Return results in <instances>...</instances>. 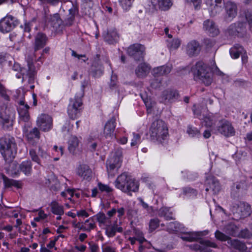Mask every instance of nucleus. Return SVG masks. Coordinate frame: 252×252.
<instances>
[{
  "label": "nucleus",
  "instance_id": "obj_12",
  "mask_svg": "<svg viewBox=\"0 0 252 252\" xmlns=\"http://www.w3.org/2000/svg\"><path fill=\"white\" fill-rule=\"evenodd\" d=\"M206 4L209 6L210 14L215 16L220 13L224 8V0H205Z\"/></svg>",
  "mask_w": 252,
  "mask_h": 252
},
{
  "label": "nucleus",
  "instance_id": "obj_36",
  "mask_svg": "<svg viewBox=\"0 0 252 252\" xmlns=\"http://www.w3.org/2000/svg\"><path fill=\"white\" fill-rule=\"evenodd\" d=\"M50 206L51 207V211L53 214L56 215H63L64 214L63 206L57 201H52Z\"/></svg>",
  "mask_w": 252,
  "mask_h": 252
},
{
  "label": "nucleus",
  "instance_id": "obj_8",
  "mask_svg": "<svg viewBox=\"0 0 252 252\" xmlns=\"http://www.w3.org/2000/svg\"><path fill=\"white\" fill-rule=\"evenodd\" d=\"M127 53L134 60L139 61L144 59L145 55V48L141 44H133L128 47Z\"/></svg>",
  "mask_w": 252,
  "mask_h": 252
},
{
  "label": "nucleus",
  "instance_id": "obj_20",
  "mask_svg": "<svg viewBox=\"0 0 252 252\" xmlns=\"http://www.w3.org/2000/svg\"><path fill=\"white\" fill-rule=\"evenodd\" d=\"M203 29L210 36H215L219 34L220 31L215 22L208 19L204 21Z\"/></svg>",
  "mask_w": 252,
  "mask_h": 252
},
{
  "label": "nucleus",
  "instance_id": "obj_42",
  "mask_svg": "<svg viewBox=\"0 0 252 252\" xmlns=\"http://www.w3.org/2000/svg\"><path fill=\"white\" fill-rule=\"evenodd\" d=\"M200 236V235L198 233L192 232L187 234L186 235L182 236L181 238L184 241L193 242L199 239Z\"/></svg>",
  "mask_w": 252,
  "mask_h": 252
},
{
  "label": "nucleus",
  "instance_id": "obj_25",
  "mask_svg": "<svg viewBox=\"0 0 252 252\" xmlns=\"http://www.w3.org/2000/svg\"><path fill=\"white\" fill-rule=\"evenodd\" d=\"M47 40L48 38L45 34L41 32L38 33L35 37L34 52L43 48L46 45Z\"/></svg>",
  "mask_w": 252,
  "mask_h": 252
},
{
  "label": "nucleus",
  "instance_id": "obj_49",
  "mask_svg": "<svg viewBox=\"0 0 252 252\" xmlns=\"http://www.w3.org/2000/svg\"><path fill=\"white\" fill-rule=\"evenodd\" d=\"M99 190L101 192H105L107 193H110L113 191V189L107 185L101 183H98L97 185Z\"/></svg>",
  "mask_w": 252,
  "mask_h": 252
},
{
  "label": "nucleus",
  "instance_id": "obj_35",
  "mask_svg": "<svg viewBox=\"0 0 252 252\" xmlns=\"http://www.w3.org/2000/svg\"><path fill=\"white\" fill-rule=\"evenodd\" d=\"M46 22L53 28L58 29L62 24V20L60 18L59 14L57 13L51 15L50 18L46 20Z\"/></svg>",
  "mask_w": 252,
  "mask_h": 252
},
{
  "label": "nucleus",
  "instance_id": "obj_30",
  "mask_svg": "<svg viewBox=\"0 0 252 252\" xmlns=\"http://www.w3.org/2000/svg\"><path fill=\"white\" fill-rule=\"evenodd\" d=\"M77 173L80 177L87 180L91 177L92 170L87 165L82 164L78 167Z\"/></svg>",
  "mask_w": 252,
  "mask_h": 252
},
{
  "label": "nucleus",
  "instance_id": "obj_3",
  "mask_svg": "<svg viewBox=\"0 0 252 252\" xmlns=\"http://www.w3.org/2000/svg\"><path fill=\"white\" fill-rule=\"evenodd\" d=\"M17 145L15 139L7 136L0 140V152L5 161L12 160L17 153Z\"/></svg>",
  "mask_w": 252,
  "mask_h": 252
},
{
  "label": "nucleus",
  "instance_id": "obj_13",
  "mask_svg": "<svg viewBox=\"0 0 252 252\" xmlns=\"http://www.w3.org/2000/svg\"><path fill=\"white\" fill-rule=\"evenodd\" d=\"M229 34L243 37L247 32L246 24L245 22H237L231 24L227 29Z\"/></svg>",
  "mask_w": 252,
  "mask_h": 252
},
{
  "label": "nucleus",
  "instance_id": "obj_21",
  "mask_svg": "<svg viewBox=\"0 0 252 252\" xmlns=\"http://www.w3.org/2000/svg\"><path fill=\"white\" fill-rule=\"evenodd\" d=\"M29 108V106L26 104L23 100L19 101L18 112L20 121L28 122L30 119V115L28 111Z\"/></svg>",
  "mask_w": 252,
  "mask_h": 252
},
{
  "label": "nucleus",
  "instance_id": "obj_53",
  "mask_svg": "<svg viewBox=\"0 0 252 252\" xmlns=\"http://www.w3.org/2000/svg\"><path fill=\"white\" fill-rule=\"evenodd\" d=\"M159 220L158 219H152L149 223V227L151 231L155 230L159 226Z\"/></svg>",
  "mask_w": 252,
  "mask_h": 252
},
{
  "label": "nucleus",
  "instance_id": "obj_18",
  "mask_svg": "<svg viewBox=\"0 0 252 252\" xmlns=\"http://www.w3.org/2000/svg\"><path fill=\"white\" fill-rule=\"evenodd\" d=\"M104 40L109 44H114L118 42L120 35L116 29H110L104 32Z\"/></svg>",
  "mask_w": 252,
  "mask_h": 252
},
{
  "label": "nucleus",
  "instance_id": "obj_9",
  "mask_svg": "<svg viewBox=\"0 0 252 252\" xmlns=\"http://www.w3.org/2000/svg\"><path fill=\"white\" fill-rule=\"evenodd\" d=\"M217 129L219 133L225 137L232 136L235 133V129L232 124L225 119L219 121Z\"/></svg>",
  "mask_w": 252,
  "mask_h": 252
},
{
  "label": "nucleus",
  "instance_id": "obj_47",
  "mask_svg": "<svg viewBox=\"0 0 252 252\" xmlns=\"http://www.w3.org/2000/svg\"><path fill=\"white\" fill-rule=\"evenodd\" d=\"M106 234L108 237H113L116 234V230L114 224L106 225L105 228Z\"/></svg>",
  "mask_w": 252,
  "mask_h": 252
},
{
  "label": "nucleus",
  "instance_id": "obj_40",
  "mask_svg": "<svg viewBox=\"0 0 252 252\" xmlns=\"http://www.w3.org/2000/svg\"><path fill=\"white\" fill-rule=\"evenodd\" d=\"M96 227L95 223L93 221L90 223L89 227H86L83 222H78L75 225V228H78L79 230H83L87 232H90L92 230L94 229Z\"/></svg>",
  "mask_w": 252,
  "mask_h": 252
},
{
  "label": "nucleus",
  "instance_id": "obj_19",
  "mask_svg": "<svg viewBox=\"0 0 252 252\" xmlns=\"http://www.w3.org/2000/svg\"><path fill=\"white\" fill-rule=\"evenodd\" d=\"M207 187L205 189L206 191L211 190L213 194H217L220 190V186L217 179L214 177L209 176L206 180Z\"/></svg>",
  "mask_w": 252,
  "mask_h": 252
},
{
  "label": "nucleus",
  "instance_id": "obj_7",
  "mask_svg": "<svg viewBox=\"0 0 252 252\" xmlns=\"http://www.w3.org/2000/svg\"><path fill=\"white\" fill-rule=\"evenodd\" d=\"M84 95L83 91L77 93L74 98L70 99L67 108L68 114L70 118L74 120L76 119L80 113V107L82 105V98Z\"/></svg>",
  "mask_w": 252,
  "mask_h": 252
},
{
  "label": "nucleus",
  "instance_id": "obj_56",
  "mask_svg": "<svg viewBox=\"0 0 252 252\" xmlns=\"http://www.w3.org/2000/svg\"><path fill=\"white\" fill-rule=\"evenodd\" d=\"M32 27V23H26L24 25V36H27L28 38H31V35L29 33V32L31 31Z\"/></svg>",
  "mask_w": 252,
  "mask_h": 252
},
{
  "label": "nucleus",
  "instance_id": "obj_14",
  "mask_svg": "<svg viewBox=\"0 0 252 252\" xmlns=\"http://www.w3.org/2000/svg\"><path fill=\"white\" fill-rule=\"evenodd\" d=\"M37 126L43 131H48L53 126L52 118L48 115H40L36 121Z\"/></svg>",
  "mask_w": 252,
  "mask_h": 252
},
{
  "label": "nucleus",
  "instance_id": "obj_41",
  "mask_svg": "<svg viewBox=\"0 0 252 252\" xmlns=\"http://www.w3.org/2000/svg\"><path fill=\"white\" fill-rule=\"evenodd\" d=\"M94 217L96 218L99 225L101 224H105L110 222V218L107 217L105 214L102 212L97 213Z\"/></svg>",
  "mask_w": 252,
  "mask_h": 252
},
{
  "label": "nucleus",
  "instance_id": "obj_51",
  "mask_svg": "<svg viewBox=\"0 0 252 252\" xmlns=\"http://www.w3.org/2000/svg\"><path fill=\"white\" fill-rule=\"evenodd\" d=\"M69 17L68 18V22L66 23V25L68 26H70L72 25V22L74 20V16L76 13V9L75 7H72L71 8L69 9Z\"/></svg>",
  "mask_w": 252,
  "mask_h": 252
},
{
  "label": "nucleus",
  "instance_id": "obj_32",
  "mask_svg": "<svg viewBox=\"0 0 252 252\" xmlns=\"http://www.w3.org/2000/svg\"><path fill=\"white\" fill-rule=\"evenodd\" d=\"M228 244L241 252H247V247L246 245L238 240H232L231 239L228 240Z\"/></svg>",
  "mask_w": 252,
  "mask_h": 252
},
{
  "label": "nucleus",
  "instance_id": "obj_33",
  "mask_svg": "<svg viewBox=\"0 0 252 252\" xmlns=\"http://www.w3.org/2000/svg\"><path fill=\"white\" fill-rule=\"evenodd\" d=\"M231 57L234 59H237L243 53H246L243 47L239 44L234 45L229 50Z\"/></svg>",
  "mask_w": 252,
  "mask_h": 252
},
{
  "label": "nucleus",
  "instance_id": "obj_22",
  "mask_svg": "<svg viewBox=\"0 0 252 252\" xmlns=\"http://www.w3.org/2000/svg\"><path fill=\"white\" fill-rule=\"evenodd\" d=\"M81 138L71 135L68 141V149L73 155H76L80 152L79 146L81 144Z\"/></svg>",
  "mask_w": 252,
  "mask_h": 252
},
{
  "label": "nucleus",
  "instance_id": "obj_37",
  "mask_svg": "<svg viewBox=\"0 0 252 252\" xmlns=\"http://www.w3.org/2000/svg\"><path fill=\"white\" fill-rule=\"evenodd\" d=\"M32 163L29 160L23 161L20 165L19 168L21 171L23 172L26 175H31L32 170Z\"/></svg>",
  "mask_w": 252,
  "mask_h": 252
},
{
  "label": "nucleus",
  "instance_id": "obj_11",
  "mask_svg": "<svg viewBox=\"0 0 252 252\" xmlns=\"http://www.w3.org/2000/svg\"><path fill=\"white\" fill-rule=\"evenodd\" d=\"M121 156H113L108 159L106 162L107 170L109 176H114L122 165Z\"/></svg>",
  "mask_w": 252,
  "mask_h": 252
},
{
  "label": "nucleus",
  "instance_id": "obj_60",
  "mask_svg": "<svg viewBox=\"0 0 252 252\" xmlns=\"http://www.w3.org/2000/svg\"><path fill=\"white\" fill-rule=\"evenodd\" d=\"M8 212H9V213L8 214H7L6 217L10 218L13 217L14 218H17L20 213V211L18 210H12L10 209V208H9Z\"/></svg>",
  "mask_w": 252,
  "mask_h": 252
},
{
  "label": "nucleus",
  "instance_id": "obj_61",
  "mask_svg": "<svg viewBox=\"0 0 252 252\" xmlns=\"http://www.w3.org/2000/svg\"><path fill=\"white\" fill-rule=\"evenodd\" d=\"M117 77L116 75L112 74L111 77V80L109 84L110 87L111 89L116 88L117 85Z\"/></svg>",
  "mask_w": 252,
  "mask_h": 252
},
{
  "label": "nucleus",
  "instance_id": "obj_64",
  "mask_svg": "<svg viewBox=\"0 0 252 252\" xmlns=\"http://www.w3.org/2000/svg\"><path fill=\"white\" fill-rule=\"evenodd\" d=\"M103 252H116V248L107 246L103 249Z\"/></svg>",
  "mask_w": 252,
  "mask_h": 252
},
{
  "label": "nucleus",
  "instance_id": "obj_52",
  "mask_svg": "<svg viewBox=\"0 0 252 252\" xmlns=\"http://www.w3.org/2000/svg\"><path fill=\"white\" fill-rule=\"evenodd\" d=\"M237 236L242 238H250L252 236V234L248 229H245L240 233L238 232Z\"/></svg>",
  "mask_w": 252,
  "mask_h": 252
},
{
  "label": "nucleus",
  "instance_id": "obj_5",
  "mask_svg": "<svg viewBox=\"0 0 252 252\" xmlns=\"http://www.w3.org/2000/svg\"><path fill=\"white\" fill-rule=\"evenodd\" d=\"M193 71L195 80L201 81L206 86L211 84L212 79L209 68L202 61L197 62Z\"/></svg>",
  "mask_w": 252,
  "mask_h": 252
},
{
  "label": "nucleus",
  "instance_id": "obj_46",
  "mask_svg": "<svg viewBox=\"0 0 252 252\" xmlns=\"http://www.w3.org/2000/svg\"><path fill=\"white\" fill-rule=\"evenodd\" d=\"M134 0H119V2L125 10H128L132 6Z\"/></svg>",
  "mask_w": 252,
  "mask_h": 252
},
{
  "label": "nucleus",
  "instance_id": "obj_27",
  "mask_svg": "<svg viewBox=\"0 0 252 252\" xmlns=\"http://www.w3.org/2000/svg\"><path fill=\"white\" fill-rule=\"evenodd\" d=\"M172 68L171 64L157 67L153 69V74L155 77L166 75L170 72Z\"/></svg>",
  "mask_w": 252,
  "mask_h": 252
},
{
  "label": "nucleus",
  "instance_id": "obj_24",
  "mask_svg": "<svg viewBox=\"0 0 252 252\" xmlns=\"http://www.w3.org/2000/svg\"><path fill=\"white\" fill-rule=\"evenodd\" d=\"M116 118L112 117L107 121L104 126L103 134L106 138L111 137L113 135L114 131L116 127Z\"/></svg>",
  "mask_w": 252,
  "mask_h": 252
},
{
  "label": "nucleus",
  "instance_id": "obj_54",
  "mask_svg": "<svg viewBox=\"0 0 252 252\" xmlns=\"http://www.w3.org/2000/svg\"><path fill=\"white\" fill-rule=\"evenodd\" d=\"M133 137L131 140L130 143L131 146L133 147L140 143L141 136L138 133H133Z\"/></svg>",
  "mask_w": 252,
  "mask_h": 252
},
{
  "label": "nucleus",
  "instance_id": "obj_17",
  "mask_svg": "<svg viewBox=\"0 0 252 252\" xmlns=\"http://www.w3.org/2000/svg\"><path fill=\"white\" fill-rule=\"evenodd\" d=\"M17 22L12 16H7L0 21V31L2 32H10L17 25Z\"/></svg>",
  "mask_w": 252,
  "mask_h": 252
},
{
  "label": "nucleus",
  "instance_id": "obj_55",
  "mask_svg": "<svg viewBox=\"0 0 252 252\" xmlns=\"http://www.w3.org/2000/svg\"><path fill=\"white\" fill-rule=\"evenodd\" d=\"M0 95L5 100H9V97L6 93V90L4 86L0 82Z\"/></svg>",
  "mask_w": 252,
  "mask_h": 252
},
{
  "label": "nucleus",
  "instance_id": "obj_31",
  "mask_svg": "<svg viewBox=\"0 0 252 252\" xmlns=\"http://www.w3.org/2000/svg\"><path fill=\"white\" fill-rule=\"evenodd\" d=\"M194 115H196L197 117L203 120L202 124L205 126L211 127L213 125L215 124V120L212 115L209 114L206 116H203V118H201V115L196 112L195 111H194Z\"/></svg>",
  "mask_w": 252,
  "mask_h": 252
},
{
  "label": "nucleus",
  "instance_id": "obj_57",
  "mask_svg": "<svg viewBox=\"0 0 252 252\" xmlns=\"http://www.w3.org/2000/svg\"><path fill=\"white\" fill-rule=\"evenodd\" d=\"M199 242L200 244L205 246L212 247L214 248H217V245L215 243L211 242L209 240H200Z\"/></svg>",
  "mask_w": 252,
  "mask_h": 252
},
{
  "label": "nucleus",
  "instance_id": "obj_48",
  "mask_svg": "<svg viewBox=\"0 0 252 252\" xmlns=\"http://www.w3.org/2000/svg\"><path fill=\"white\" fill-rule=\"evenodd\" d=\"M215 235L216 239L221 241H227L228 242V240L231 239V238L228 236L224 234L219 230H217L215 233Z\"/></svg>",
  "mask_w": 252,
  "mask_h": 252
},
{
  "label": "nucleus",
  "instance_id": "obj_10",
  "mask_svg": "<svg viewBox=\"0 0 252 252\" xmlns=\"http://www.w3.org/2000/svg\"><path fill=\"white\" fill-rule=\"evenodd\" d=\"M14 118V112L9 109H5L0 112V124L4 129H7L12 126Z\"/></svg>",
  "mask_w": 252,
  "mask_h": 252
},
{
  "label": "nucleus",
  "instance_id": "obj_1",
  "mask_svg": "<svg viewBox=\"0 0 252 252\" xmlns=\"http://www.w3.org/2000/svg\"><path fill=\"white\" fill-rule=\"evenodd\" d=\"M116 188L124 192H136L139 189V184L126 172L120 175L115 181Z\"/></svg>",
  "mask_w": 252,
  "mask_h": 252
},
{
  "label": "nucleus",
  "instance_id": "obj_44",
  "mask_svg": "<svg viewBox=\"0 0 252 252\" xmlns=\"http://www.w3.org/2000/svg\"><path fill=\"white\" fill-rule=\"evenodd\" d=\"M167 226V229L169 232H174L179 230L181 224L177 221H174L168 223Z\"/></svg>",
  "mask_w": 252,
  "mask_h": 252
},
{
  "label": "nucleus",
  "instance_id": "obj_28",
  "mask_svg": "<svg viewBox=\"0 0 252 252\" xmlns=\"http://www.w3.org/2000/svg\"><path fill=\"white\" fill-rule=\"evenodd\" d=\"M104 68L98 62H94L90 69V74L94 77H99L103 73Z\"/></svg>",
  "mask_w": 252,
  "mask_h": 252
},
{
  "label": "nucleus",
  "instance_id": "obj_29",
  "mask_svg": "<svg viewBox=\"0 0 252 252\" xmlns=\"http://www.w3.org/2000/svg\"><path fill=\"white\" fill-rule=\"evenodd\" d=\"M151 69L150 66L147 63H141L135 69V73L139 77H144L147 75Z\"/></svg>",
  "mask_w": 252,
  "mask_h": 252
},
{
  "label": "nucleus",
  "instance_id": "obj_2",
  "mask_svg": "<svg viewBox=\"0 0 252 252\" xmlns=\"http://www.w3.org/2000/svg\"><path fill=\"white\" fill-rule=\"evenodd\" d=\"M151 140L161 143L166 140L169 136L166 124L161 120L153 122L150 128Z\"/></svg>",
  "mask_w": 252,
  "mask_h": 252
},
{
  "label": "nucleus",
  "instance_id": "obj_63",
  "mask_svg": "<svg viewBox=\"0 0 252 252\" xmlns=\"http://www.w3.org/2000/svg\"><path fill=\"white\" fill-rule=\"evenodd\" d=\"M89 248L91 251V252H96L98 249V246L93 243V242H90L89 243Z\"/></svg>",
  "mask_w": 252,
  "mask_h": 252
},
{
  "label": "nucleus",
  "instance_id": "obj_23",
  "mask_svg": "<svg viewBox=\"0 0 252 252\" xmlns=\"http://www.w3.org/2000/svg\"><path fill=\"white\" fill-rule=\"evenodd\" d=\"M200 50L201 46L199 43L195 40L189 41L186 47V53L189 57L197 56L200 53Z\"/></svg>",
  "mask_w": 252,
  "mask_h": 252
},
{
  "label": "nucleus",
  "instance_id": "obj_34",
  "mask_svg": "<svg viewBox=\"0 0 252 252\" xmlns=\"http://www.w3.org/2000/svg\"><path fill=\"white\" fill-rule=\"evenodd\" d=\"M223 231L226 234L235 237L238 235L239 228L238 227L233 223H229L226 225L224 228Z\"/></svg>",
  "mask_w": 252,
  "mask_h": 252
},
{
  "label": "nucleus",
  "instance_id": "obj_38",
  "mask_svg": "<svg viewBox=\"0 0 252 252\" xmlns=\"http://www.w3.org/2000/svg\"><path fill=\"white\" fill-rule=\"evenodd\" d=\"M158 215L160 217H163L167 220H173V214L170 211V208L163 207L159 209Z\"/></svg>",
  "mask_w": 252,
  "mask_h": 252
},
{
  "label": "nucleus",
  "instance_id": "obj_4",
  "mask_svg": "<svg viewBox=\"0 0 252 252\" xmlns=\"http://www.w3.org/2000/svg\"><path fill=\"white\" fill-rule=\"evenodd\" d=\"M35 54L33 53L32 55H29L26 58V61L28 66V70L26 74L24 72V70L21 69L20 65L17 63H14L12 66V70L15 71H22L23 81L25 79L28 80L29 84H32L35 78L36 74V70L33 64V62L34 61Z\"/></svg>",
  "mask_w": 252,
  "mask_h": 252
},
{
  "label": "nucleus",
  "instance_id": "obj_43",
  "mask_svg": "<svg viewBox=\"0 0 252 252\" xmlns=\"http://www.w3.org/2000/svg\"><path fill=\"white\" fill-rule=\"evenodd\" d=\"M172 0H158V5L162 10H168L172 5Z\"/></svg>",
  "mask_w": 252,
  "mask_h": 252
},
{
  "label": "nucleus",
  "instance_id": "obj_59",
  "mask_svg": "<svg viewBox=\"0 0 252 252\" xmlns=\"http://www.w3.org/2000/svg\"><path fill=\"white\" fill-rule=\"evenodd\" d=\"M245 17L249 23L250 28H252V11L248 10L246 11L245 13Z\"/></svg>",
  "mask_w": 252,
  "mask_h": 252
},
{
  "label": "nucleus",
  "instance_id": "obj_26",
  "mask_svg": "<svg viewBox=\"0 0 252 252\" xmlns=\"http://www.w3.org/2000/svg\"><path fill=\"white\" fill-rule=\"evenodd\" d=\"M179 94L176 90H166L162 94V98L165 103H172L178 98Z\"/></svg>",
  "mask_w": 252,
  "mask_h": 252
},
{
  "label": "nucleus",
  "instance_id": "obj_58",
  "mask_svg": "<svg viewBox=\"0 0 252 252\" xmlns=\"http://www.w3.org/2000/svg\"><path fill=\"white\" fill-rule=\"evenodd\" d=\"M161 80L158 78H154L151 82V86L153 88L158 89L161 86Z\"/></svg>",
  "mask_w": 252,
  "mask_h": 252
},
{
  "label": "nucleus",
  "instance_id": "obj_50",
  "mask_svg": "<svg viewBox=\"0 0 252 252\" xmlns=\"http://www.w3.org/2000/svg\"><path fill=\"white\" fill-rule=\"evenodd\" d=\"M30 155L32 161L39 165L41 164L40 158L34 149H31L30 150Z\"/></svg>",
  "mask_w": 252,
  "mask_h": 252
},
{
  "label": "nucleus",
  "instance_id": "obj_15",
  "mask_svg": "<svg viewBox=\"0 0 252 252\" xmlns=\"http://www.w3.org/2000/svg\"><path fill=\"white\" fill-rule=\"evenodd\" d=\"M23 133L28 141L32 144H33L40 138V132L36 127L31 128L30 126H25Z\"/></svg>",
  "mask_w": 252,
  "mask_h": 252
},
{
  "label": "nucleus",
  "instance_id": "obj_6",
  "mask_svg": "<svg viewBox=\"0 0 252 252\" xmlns=\"http://www.w3.org/2000/svg\"><path fill=\"white\" fill-rule=\"evenodd\" d=\"M230 209L233 215V218L235 220L246 218L249 216L252 213L251 206L242 202L233 204Z\"/></svg>",
  "mask_w": 252,
  "mask_h": 252
},
{
  "label": "nucleus",
  "instance_id": "obj_45",
  "mask_svg": "<svg viewBox=\"0 0 252 252\" xmlns=\"http://www.w3.org/2000/svg\"><path fill=\"white\" fill-rule=\"evenodd\" d=\"M187 132L191 137L198 136L200 135L199 130L196 127L191 126H188Z\"/></svg>",
  "mask_w": 252,
  "mask_h": 252
},
{
  "label": "nucleus",
  "instance_id": "obj_39",
  "mask_svg": "<svg viewBox=\"0 0 252 252\" xmlns=\"http://www.w3.org/2000/svg\"><path fill=\"white\" fill-rule=\"evenodd\" d=\"M167 47L170 50L178 49L181 44V41L178 38H169L166 40Z\"/></svg>",
  "mask_w": 252,
  "mask_h": 252
},
{
  "label": "nucleus",
  "instance_id": "obj_62",
  "mask_svg": "<svg viewBox=\"0 0 252 252\" xmlns=\"http://www.w3.org/2000/svg\"><path fill=\"white\" fill-rule=\"evenodd\" d=\"M9 207L0 206V218L6 217L7 214L9 213Z\"/></svg>",
  "mask_w": 252,
  "mask_h": 252
},
{
  "label": "nucleus",
  "instance_id": "obj_16",
  "mask_svg": "<svg viewBox=\"0 0 252 252\" xmlns=\"http://www.w3.org/2000/svg\"><path fill=\"white\" fill-rule=\"evenodd\" d=\"M223 5L225 12L224 18L225 20L230 21L237 14V6L235 2L230 0L223 2Z\"/></svg>",
  "mask_w": 252,
  "mask_h": 252
}]
</instances>
